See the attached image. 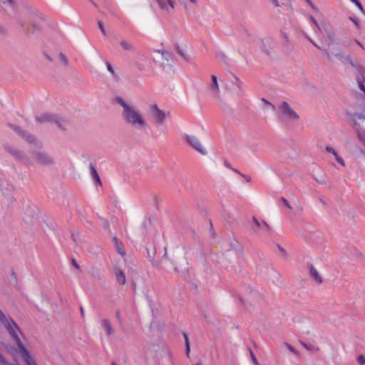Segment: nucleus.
Segmentation results:
<instances>
[{"label": "nucleus", "instance_id": "nucleus-26", "mask_svg": "<svg viewBox=\"0 0 365 365\" xmlns=\"http://www.w3.org/2000/svg\"><path fill=\"white\" fill-rule=\"evenodd\" d=\"M301 344L303 346V347H304L308 351L314 352V351H317L319 350L318 348L315 347V346H314L312 344H307L302 341H301Z\"/></svg>", "mask_w": 365, "mask_h": 365}, {"label": "nucleus", "instance_id": "nucleus-32", "mask_svg": "<svg viewBox=\"0 0 365 365\" xmlns=\"http://www.w3.org/2000/svg\"><path fill=\"white\" fill-rule=\"evenodd\" d=\"M231 250H237L240 249L239 242L236 240H233L230 242Z\"/></svg>", "mask_w": 365, "mask_h": 365}, {"label": "nucleus", "instance_id": "nucleus-59", "mask_svg": "<svg viewBox=\"0 0 365 365\" xmlns=\"http://www.w3.org/2000/svg\"><path fill=\"white\" fill-rule=\"evenodd\" d=\"M310 42L316 47L318 49H320L321 50V48L316 43H314L312 40H310Z\"/></svg>", "mask_w": 365, "mask_h": 365}, {"label": "nucleus", "instance_id": "nucleus-47", "mask_svg": "<svg viewBox=\"0 0 365 365\" xmlns=\"http://www.w3.org/2000/svg\"><path fill=\"white\" fill-rule=\"evenodd\" d=\"M287 346L290 351H292L294 354H296L295 349L292 345L287 344Z\"/></svg>", "mask_w": 365, "mask_h": 365}, {"label": "nucleus", "instance_id": "nucleus-56", "mask_svg": "<svg viewBox=\"0 0 365 365\" xmlns=\"http://www.w3.org/2000/svg\"><path fill=\"white\" fill-rule=\"evenodd\" d=\"M355 42L361 49H364V46L359 41L356 40Z\"/></svg>", "mask_w": 365, "mask_h": 365}, {"label": "nucleus", "instance_id": "nucleus-4", "mask_svg": "<svg viewBox=\"0 0 365 365\" xmlns=\"http://www.w3.org/2000/svg\"><path fill=\"white\" fill-rule=\"evenodd\" d=\"M185 138L187 144L195 151L199 153L205 155L207 154V150L202 145L197 138L194 135H190L186 134Z\"/></svg>", "mask_w": 365, "mask_h": 365}, {"label": "nucleus", "instance_id": "nucleus-54", "mask_svg": "<svg viewBox=\"0 0 365 365\" xmlns=\"http://www.w3.org/2000/svg\"><path fill=\"white\" fill-rule=\"evenodd\" d=\"M324 52H325V54H326V56H327V58H328L329 61H331V60H332V58H331V54H330V53H329L327 50H325V51H324Z\"/></svg>", "mask_w": 365, "mask_h": 365}, {"label": "nucleus", "instance_id": "nucleus-64", "mask_svg": "<svg viewBox=\"0 0 365 365\" xmlns=\"http://www.w3.org/2000/svg\"><path fill=\"white\" fill-rule=\"evenodd\" d=\"M194 365H202V362H201V361H198L197 363H196V364H194Z\"/></svg>", "mask_w": 365, "mask_h": 365}, {"label": "nucleus", "instance_id": "nucleus-37", "mask_svg": "<svg viewBox=\"0 0 365 365\" xmlns=\"http://www.w3.org/2000/svg\"><path fill=\"white\" fill-rule=\"evenodd\" d=\"M249 351H250V357L252 359V362L254 363L255 365H259L255 355L254 354L253 351L250 349H249Z\"/></svg>", "mask_w": 365, "mask_h": 365}, {"label": "nucleus", "instance_id": "nucleus-27", "mask_svg": "<svg viewBox=\"0 0 365 365\" xmlns=\"http://www.w3.org/2000/svg\"><path fill=\"white\" fill-rule=\"evenodd\" d=\"M53 123H54L60 129L65 130L66 128L63 127V125L61 123V119L59 116L55 115L54 119L53 120Z\"/></svg>", "mask_w": 365, "mask_h": 365}, {"label": "nucleus", "instance_id": "nucleus-63", "mask_svg": "<svg viewBox=\"0 0 365 365\" xmlns=\"http://www.w3.org/2000/svg\"><path fill=\"white\" fill-rule=\"evenodd\" d=\"M36 29H37V28H36V25L34 24L33 25V30H32L31 32H34Z\"/></svg>", "mask_w": 365, "mask_h": 365}, {"label": "nucleus", "instance_id": "nucleus-53", "mask_svg": "<svg viewBox=\"0 0 365 365\" xmlns=\"http://www.w3.org/2000/svg\"><path fill=\"white\" fill-rule=\"evenodd\" d=\"M93 180H94L95 182H97L98 184H99V185H101V184H102V183H101V178H100L99 175H98L97 178H95L93 179Z\"/></svg>", "mask_w": 365, "mask_h": 365}, {"label": "nucleus", "instance_id": "nucleus-10", "mask_svg": "<svg viewBox=\"0 0 365 365\" xmlns=\"http://www.w3.org/2000/svg\"><path fill=\"white\" fill-rule=\"evenodd\" d=\"M24 361L26 365H38L36 361L31 357L30 352L26 347L18 351Z\"/></svg>", "mask_w": 365, "mask_h": 365}, {"label": "nucleus", "instance_id": "nucleus-58", "mask_svg": "<svg viewBox=\"0 0 365 365\" xmlns=\"http://www.w3.org/2000/svg\"><path fill=\"white\" fill-rule=\"evenodd\" d=\"M210 232L211 234L214 236L215 235V232H214V230H213V226H212V222L210 221Z\"/></svg>", "mask_w": 365, "mask_h": 365}, {"label": "nucleus", "instance_id": "nucleus-3", "mask_svg": "<svg viewBox=\"0 0 365 365\" xmlns=\"http://www.w3.org/2000/svg\"><path fill=\"white\" fill-rule=\"evenodd\" d=\"M279 114L281 118L288 120L294 121L299 118V115L292 108L289 104L283 101L278 106Z\"/></svg>", "mask_w": 365, "mask_h": 365}, {"label": "nucleus", "instance_id": "nucleus-39", "mask_svg": "<svg viewBox=\"0 0 365 365\" xmlns=\"http://www.w3.org/2000/svg\"><path fill=\"white\" fill-rule=\"evenodd\" d=\"M106 67H107V70L111 73V74L113 76H116V73L112 66V65L109 63V62H107L106 63Z\"/></svg>", "mask_w": 365, "mask_h": 365}, {"label": "nucleus", "instance_id": "nucleus-30", "mask_svg": "<svg viewBox=\"0 0 365 365\" xmlns=\"http://www.w3.org/2000/svg\"><path fill=\"white\" fill-rule=\"evenodd\" d=\"M259 229L264 231L267 233V235H269L271 233L270 227L265 221L262 222V227H260Z\"/></svg>", "mask_w": 365, "mask_h": 365}, {"label": "nucleus", "instance_id": "nucleus-5", "mask_svg": "<svg viewBox=\"0 0 365 365\" xmlns=\"http://www.w3.org/2000/svg\"><path fill=\"white\" fill-rule=\"evenodd\" d=\"M32 156L42 165L48 166L53 163V158L43 152H33Z\"/></svg>", "mask_w": 365, "mask_h": 365}, {"label": "nucleus", "instance_id": "nucleus-20", "mask_svg": "<svg viewBox=\"0 0 365 365\" xmlns=\"http://www.w3.org/2000/svg\"><path fill=\"white\" fill-rule=\"evenodd\" d=\"M232 84L236 87V92L237 93H241L242 91V83L240 80L239 78H237L235 76H233L232 80L231 81Z\"/></svg>", "mask_w": 365, "mask_h": 365}, {"label": "nucleus", "instance_id": "nucleus-23", "mask_svg": "<svg viewBox=\"0 0 365 365\" xmlns=\"http://www.w3.org/2000/svg\"><path fill=\"white\" fill-rule=\"evenodd\" d=\"M183 336L185 339V354L189 357L190 351V341L188 338V334L187 332L183 333Z\"/></svg>", "mask_w": 365, "mask_h": 365}, {"label": "nucleus", "instance_id": "nucleus-18", "mask_svg": "<svg viewBox=\"0 0 365 365\" xmlns=\"http://www.w3.org/2000/svg\"><path fill=\"white\" fill-rule=\"evenodd\" d=\"M21 138L25 139L29 143L32 144L36 141V138L34 135L31 134L29 132L24 130L21 135H20Z\"/></svg>", "mask_w": 365, "mask_h": 365}, {"label": "nucleus", "instance_id": "nucleus-17", "mask_svg": "<svg viewBox=\"0 0 365 365\" xmlns=\"http://www.w3.org/2000/svg\"><path fill=\"white\" fill-rule=\"evenodd\" d=\"M102 327L106 329V334L107 336H110L114 333V329L108 319H103Z\"/></svg>", "mask_w": 365, "mask_h": 365}, {"label": "nucleus", "instance_id": "nucleus-6", "mask_svg": "<svg viewBox=\"0 0 365 365\" xmlns=\"http://www.w3.org/2000/svg\"><path fill=\"white\" fill-rule=\"evenodd\" d=\"M151 114L158 125H161L164 123L166 118L165 113L160 110L156 104L151 107Z\"/></svg>", "mask_w": 365, "mask_h": 365}, {"label": "nucleus", "instance_id": "nucleus-28", "mask_svg": "<svg viewBox=\"0 0 365 365\" xmlns=\"http://www.w3.org/2000/svg\"><path fill=\"white\" fill-rule=\"evenodd\" d=\"M252 220L255 223V225L252 226V230L256 232L257 229L262 227V222H260L255 216L252 217Z\"/></svg>", "mask_w": 365, "mask_h": 365}, {"label": "nucleus", "instance_id": "nucleus-9", "mask_svg": "<svg viewBox=\"0 0 365 365\" xmlns=\"http://www.w3.org/2000/svg\"><path fill=\"white\" fill-rule=\"evenodd\" d=\"M160 9L165 11L167 14H170V11L175 7V0H156Z\"/></svg>", "mask_w": 365, "mask_h": 365}, {"label": "nucleus", "instance_id": "nucleus-45", "mask_svg": "<svg viewBox=\"0 0 365 365\" xmlns=\"http://www.w3.org/2000/svg\"><path fill=\"white\" fill-rule=\"evenodd\" d=\"M309 19H310V21L319 29V24H318L317 21H316V19L312 16H311L309 17Z\"/></svg>", "mask_w": 365, "mask_h": 365}, {"label": "nucleus", "instance_id": "nucleus-55", "mask_svg": "<svg viewBox=\"0 0 365 365\" xmlns=\"http://www.w3.org/2000/svg\"><path fill=\"white\" fill-rule=\"evenodd\" d=\"M277 247L279 248V250L284 254V255H286V251L282 247L280 246L279 245H277Z\"/></svg>", "mask_w": 365, "mask_h": 365}, {"label": "nucleus", "instance_id": "nucleus-7", "mask_svg": "<svg viewBox=\"0 0 365 365\" xmlns=\"http://www.w3.org/2000/svg\"><path fill=\"white\" fill-rule=\"evenodd\" d=\"M5 150L9 153L12 156H14L17 160L21 161L24 163H28L29 160L28 158L24 155L23 152L21 150L14 148L13 146L10 145H6L4 146Z\"/></svg>", "mask_w": 365, "mask_h": 365}, {"label": "nucleus", "instance_id": "nucleus-13", "mask_svg": "<svg viewBox=\"0 0 365 365\" xmlns=\"http://www.w3.org/2000/svg\"><path fill=\"white\" fill-rule=\"evenodd\" d=\"M115 275L116 280L121 284L124 285L126 282L125 273L119 268H115Z\"/></svg>", "mask_w": 365, "mask_h": 365}, {"label": "nucleus", "instance_id": "nucleus-52", "mask_svg": "<svg viewBox=\"0 0 365 365\" xmlns=\"http://www.w3.org/2000/svg\"><path fill=\"white\" fill-rule=\"evenodd\" d=\"M2 1L4 4H9V5L13 4V0H3Z\"/></svg>", "mask_w": 365, "mask_h": 365}, {"label": "nucleus", "instance_id": "nucleus-40", "mask_svg": "<svg viewBox=\"0 0 365 365\" xmlns=\"http://www.w3.org/2000/svg\"><path fill=\"white\" fill-rule=\"evenodd\" d=\"M262 101L267 106H270L273 110H275V106L274 104L266 100L265 98H262Z\"/></svg>", "mask_w": 365, "mask_h": 365}, {"label": "nucleus", "instance_id": "nucleus-11", "mask_svg": "<svg viewBox=\"0 0 365 365\" xmlns=\"http://www.w3.org/2000/svg\"><path fill=\"white\" fill-rule=\"evenodd\" d=\"M334 56L337 57L339 59L341 60L343 63H349L353 68H354L357 71H360V68L352 61L351 56L349 55H344L342 52H336L334 53Z\"/></svg>", "mask_w": 365, "mask_h": 365}, {"label": "nucleus", "instance_id": "nucleus-38", "mask_svg": "<svg viewBox=\"0 0 365 365\" xmlns=\"http://www.w3.org/2000/svg\"><path fill=\"white\" fill-rule=\"evenodd\" d=\"M0 365H11L1 353H0Z\"/></svg>", "mask_w": 365, "mask_h": 365}, {"label": "nucleus", "instance_id": "nucleus-1", "mask_svg": "<svg viewBox=\"0 0 365 365\" xmlns=\"http://www.w3.org/2000/svg\"><path fill=\"white\" fill-rule=\"evenodd\" d=\"M0 324L4 326L11 338L16 344L18 351L26 347L18 334L19 333L22 334L19 327L9 314H6L1 309Z\"/></svg>", "mask_w": 365, "mask_h": 365}, {"label": "nucleus", "instance_id": "nucleus-2", "mask_svg": "<svg viewBox=\"0 0 365 365\" xmlns=\"http://www.w3.org/2000/svg\"><path fill=\"white\" fill-rule=\"evenodd\" d=\"M122 116L127 124L135 128L143 130L147 127L143 113L134 106L130 108L126 112H123Z\"/></svg>", "mask_w": 365, "mask_h": 365}, {"label": "nucleus", "instance_id": "nucleus-16", "mask_svg": "<svg viewBox=\"0 0 365 365\" xmlns=\"http://www.w3.org/2000/svg\"><path fill=\"white\" fill-rule=\"evenodd\" d=\"M356 81H357V84H358L359 88L361 91H363L364 93V94H365V85H364L365 77L362 74L361 70L358 71V75H357V77H356Z\"/></svg>", "mask_w": 365, "mask_h": 365}, {"label": "nucleus", "instance_id": "nucleus-12", "mask_svg": "<svg viewBox=\"0 0 365 365\" xmlns=\"http://www.w3.org/2000/svg\"><path fill=\"white\" fill-rule=\"evenodd\" d=\"M55 115H56L54 114L44 113L39 116H36V121L41 123H53Z\"/></svg>", "mask_w": 365, "mask_h": 365}, {"label": "nucleus", "instance_id": "nucleus-29", "mask_svg": "<svg viewBox=\"0 0 365 365\" xmlns=\"http://www.w3.org/2000/svg\"><path fill=\"white\" fill-rule=\"evenodd\" d=\"M270 41H271V39H266V40L261 41V42H262L261 48H262V51H264L267 55H269L270 52L268 50V48H267L266 43H268Z\"/></svg>", "mask_w": 365, "mask_h": 365}, {"label": "nucleus", "instance_id": "nucleus-25", "mask_svg": "<svg viewBox=\"0 0 365 365\" xmlns=\"http://www.w3.org/2000/svg\"><path fill=\"white\" fill-rule=\"evenodd\" d=\"M89 167H90V174L91 175V178L93 180L95 178H97L98 176V173L97 170H96V168L95 167V165L93 163H90Z\"/></svg>", "mask_w": 365, "mask_h": 365}, {"label": "nucleus", "instance_id": "nucleus-43", "mask_svg": "<svg viewBox=\"0 0 365 365\" xmlns=\"http://www.w3.org/2000/svg\"><path fill=\"white\" fill-rule=\"evenodd\" d=\"M217 56L220 58L221 59H222L223 61H226L227 60V56H225V53H222V52H220V53H217Z\"/></svg>", "mask_w": 365, "mask_h": 365}, {"label": "nucleus", "instance_id": "nucleus-24", "mask_svg": "<svg viewBox=\"0 0 365 365\" xmlns=\"http://www.w3.org/2000/svg\"><path fill=\"white\" fill-rule=\"evenodd\" d=\"M120 44L126 51H131L133 49V46L129 42L125 40H121L120 41Z\"/></svg>", "mask_w": 365, "mask_h": 365}, {"label": "nucleus", "instance_id": "nucleus-34", "mask_svg": "<svg viewBox=\"0 0 365 365\" xmlns=\"http://www.w3.org/2000/svg\"><path fill=\"white\" fill-rule=\"evenodd\" d=\"M352 3H354L359 9V10L362 12V13H364V7L361 4V3L360 2L359 0H350Z\"/></svg>", "mask_w": 365, "mask_h": 365}, {"label": "nucleus", "instance_id": "nucleus-42", "mask_svg": "<svg viewBox=\"0 0 365 365\" xmlns=\"http://www.w3.org/2000/svg\"><path fill=\"white\" fill-rule=\"evenodd\" d=\"M357 361L361 365L365 364V358L363 355H359L357 357Z\"/></svg>", "mask_w": 365, "mask_h": 365}, {"label": "nucleus", "instance_id": "nucleus-35", "mask_svg": "<svg viewBox=\"0 0 365 365\" xmlns=\"http://www.w3.org/2000/svg\"><path fill=\"white\" fill-rule=\"evenodd\" d=\"M162 56L164 59H165L166 61H170L171 59V54L170 52L167 51H163L162 53Z\"/></svg>", "mask_w": 365, "mask_h": 365}, {"label": "nucleus", "instance_id": "nucleus-41", "mask_svg": "<svg viewBox=\"0 0 365 365\" xmlns=\"http://www.w3.org/2000/svg\"><path fill=\"white\" fill-rule=\"evenodd\" d=\"M281 201L282 202V203L284 204V206H286L287 207H288L289 209H292V207L289 204V202H288V200L284 198V197H281Z\"/></svg>", "mask_w": 365, "mask_h": 365}, {"label": "nucleus", "instance_id": "nucleus-19", "mask_svg": "<svg viewBox=\"0 0 365 365\" xmlns=\"http://www.w3.org/2000/svg\"><path fill=\"white\" fill-rule=\"evenodd\" d=\"M175 50L185 61H190V56L179 45L175 46Z\"/></svg>", "mask_w": 365, "mask_h": 365}, {"label": "nucleus", "instance_id": "nucleus-46", "mask_svg": "<svg viewBox=\"0 0 365 365\" xmlns=\"http://www.w3.org/2000/svg\"><path fill=\"white\" fill-rule=\"evenodd\" d=\"M71 264H72L73 266H74L75 267H76L77 269H80V266H79V264L77 263V262L76 261V259H72V260H71Z\"/></svg>", "mask_w": 365, "mask_h": 365}, {"label": "nucleus", "instance_id": "nucleus-62", "mask_svg": "<svg viewBox=\"0 0 365 365\" xmlns=\"http://www.w3.org/2000/svg\"><path fill=\"white\" fill-rule=\"evenodd\" d=\"M46 58H47L48 61H52V58H51V57L50 56H48V54H46Z\"/></svg>", "mask_w": 365, "mask_h": 365}, {"label": "nucleus", "instance_id": "nucleus-14", "mask_svg": "<svg viewBox=\"0 0 365 365\" xmlns=\"http://www.w3.org/2000/svg\"><path fill=\"white\" fill-rule=\"evenodd\" d=\"M309 274L310 275L314 278V279L319 284H321L322 282V278L319 275L317 270L315 269V267L313 266V264H309Z\"/></svg>", "mask_w": 365, "mask_h": 365}, {"label": "nucleus", "instance_id": "nucleus-48", "mask_svg": "<svg viewBox=\"0 0 365 365\" xmlns=\"http://www.w3.org/2000/svg\"><path fill=\"white\" fill-rule=\"evenodd\" d=\"M25 24H26V22H25V21H24V20H22V19H19V20H18V24H19L21 27H22V28H23V27H24Z\"/></svg>", "mask_w": 365, "mask_h": 365}, {"label": "nucleus", "instance_id": "nucleus-60", "mask_svg": "<svg viewBox=\"0 0 365 365\" xmlns=\"http://www.w3.org/2000/svg\"><path fill=\"white\" fill-rule=\"evenodd\" d=\"M231 170H232V171H234L235 173H236L239 174V175L242 174V173H241L238 170H237V169H235V168H232Z\"/></svg>", "mask_w": 365, "mask_h": 365}, {"label": "nucleus", "instance_id": "nucleus-61", "mask_svg": "<svg viewBox=\"0 0 365 365\" xmlns=\"http://www.w3.org/2000/svg\"><path fill=\"white\" fill-rule=\"evenodd\" d=\"M272 4L275 6H278V2H277V0H271Z\"/></svg>", "mask_w": 365, "mask_h": 365}, {"label": "nucleus", "instance_id": "nucleus-21", "mask_svg": "<svg viewBox=\"0 0 365 365\" xmlns=\"http://www.w3.org/2000/svg\"><path fill=\"white\" fill-rule=\"evenodd\" d=\"M113 241L115 243V248L118 251V252L121 255L124 256L125 255V252L123 248V244L121 242H120L116 237H114L113 238Z\"/></svg>", "mask_w": 365, "mask_h": 365}, {"label": "nucleus", "instance_id": "nucleus-49", "mask_svg": "<svg viewBox=\"0 0 365 365\" xmlns=\"http://www.w3.org/2000/svg\"><path fill=\"white\" fill-rule=\"evenodd\" d=\"M146 250H147L148 257L150 258L151 259H153L154 257V255L155 254V251L153 253V255H151V253L150 252V251L148 248L146 249Z\"/></svg>", "mask_w": 365, "mask_h": 365}, {"label": "nucleus", "instance_id": "nucleus-57", "mask_svg": "<svg viewBox=\"0 0 365 365\" xmlns=\"http://www.w3.org/2000/svg\"><path fill=\"white\" fill-rule=\"evenodd\" d=\"M115 316H116V318L118 319V320L120 321V312L119 311H116Z\"/></svg>", "mask_w": 365, "mask_h": 365}, {"label": "nucleus", "instance_id": "nucleus-31", "mask_svg": "<svg viewBox=\"0 0 365 365\" xmlns=\"http://www.w3.org/2000/svg\"><path fill=\"white\" fill-rule=\"evenodd\" d=\"M9 126L12 129L14 130L16 133H17L19 135H21L24 129H22L21 127L18 126V125H13V124H9Z\"/></svg>", "mask_w": 365, "mask_h": 365}, {"label": "nucleus", "instance_id": "nucleus-50", "mask_svg": "<svg viewBox=\"0 0 365 365\" xmlns=\"http://www.w3.org/2000/svg\"><path fill=\"white\" fill-rule=\"evenodd\" d=\"M224 165H225V166L226 168H229V169H230V170L232 168V167L231 164H230L227 160H225V162H224Z\"/></svg>", "mask_w": 365, "mask_h": 365}, {"label": "nucleus", "instance_id": "nucleus-51", "mask_svg": "<svg viewBox=\"0 0 365 365\" xmlns=\"http://www.w3.org/2000/svg\"><path fill=\"white\" fill-rule=\"evenodd\" d=\"M349 19L356 26H359V24H358V21L355 18H353V17H350Z\"/></svg>", "mask_w": 365, "mask_h": 365}, {"label": "nucleus", "instance_id": "nucleus-22", "mask_svg": "<svg viewBox=\"0 0 365 365\" xmlns=\"http://www.w3.org/2000/svg\"><path fill=\"white\" fill-rule=\"evenodd\" d=\"M115 101L123 107V112H126L132 106H129L121 97H115Z\"/></svg>", "mask_w": 365, "mask_h": 365}, {"label": "nucleus", "instance_id": "nucleus-33", "mask_svg": "<svg viewBox=\"0 0 365 365\" xmlns=\"http://www.w3.org/2000/svg\"><path fill=\"white\" fill-rule=\"evenodd\" d=\"M98 28L101 32V34L103 35V36H106V29L104 27V25H103V21H98Z\"/></svg>", "mask_w": 365, "mask_h": 365}, {"label": "nucleus", "instance_id": "nucleus-44", "mask_svg": "<svg viewBox=\"0 0 365 365\" xmlns=\"http://www.w3.org/2000/svg\"><path fill=\"white\" fill-rule=\"evenodd\" d=\"M240 175L245 179V180L247 182H250L251 180H252V178L250 175H245V174H240Z\"/></svg>", "mask_w": 365, "mask_h": 365}, {"label": "nucleus", "instance_id": "nucleus-36", "mask_svg": "<svg viewBox=\"0 0 365 365\" xmlns=\"http://www.w3.org/2000/svg\"><path fill=\"white\" fill-rule=\"evenodd\" d=\"M59 58H60V60L63 62V63L65 66H68V58H67V57L63 53H59Z\"/></svg>", "mask_w": 365, "mask_h": 365}, {"label": "nucleus", "instance_id": "nucleus-8", "mask_svg": "<svg viewBox=\"0 0 365 365\" xmlns=\"http://www.w3.org/2000/svg\"><path fill=\"white\" fill-rule=\"evenodd\" d=\"M209 91L211 93V95L213 96L215 99H219L220 96V88L219 84L217 81V78L215 75H212L211 76V83L209 86Z\"/></svg>", "mask_w": 365, "mask_h": 365}, {"label": "nucleus", "instance_id": "nucleus-15", "mask_svg": "<svg viewBox=\"0 0 365 365\" xmlns=\"http://www.w3.org/2000/svg\"><path fill=\"white\" fill-rule=\"evenodd\" d=\"M326 151L332 154L334 157H335V160L338 163L341 165L342 166L345 165L344 161L343 158L336 153V151L331 147L327 146L325 148Z\"/></svg>", "mask_w": 365, "mask_h": 365}]
</instances>
